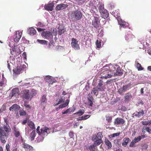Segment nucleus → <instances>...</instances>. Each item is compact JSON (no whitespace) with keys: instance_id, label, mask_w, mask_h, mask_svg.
Segmentation results:
<instances>
[{"instance_id":"nucleus-10","label":"nucleus","mask_w":151,"mask_h":151,"mask_svg":"<svg viewBox=\"0 0 151 151\" xmlns=\"http://www.w3.org/2000/svg\"><path fill=\"white\" fill-rule=\"evenodd\" d=\"M22 33L19 31H17L16 33L14 36V41L17 43L18 42L19 40L21 38Z\"/></svg>"},{"instance_id":"nucleus-26","label":"nucleus","mask_w":151,"mask_h":151,"mask_svg":"<svg viewBox=\"0 0 151 151\" xmlns=\"http://www.w3.org/2000/svg\"><path fill=\"white\" fill-rule=\"evenodd\" d=\"M58 29V34L59 35H61L62 34L64 33L66 31V29L64 27L62 26H60Z\"/></svg>"},{"instance_id":"nucleus-23","label":"nucleus","mask_w":151,"mask_h":151,"mask_svg":"<svg viewBox=\"0 0 151 151\" xmlns=\"http://www.w3.org/2000/svg\"><path fill=\"white\" fill-rule=\"evenodd\" d=\"M76 109V108L74 107H73V108H69V109H67L65 111L62 112V114H67V113L73 112Z\"/></svg>"},{"instance_id":"nucleus-15","label":"nucleus","mask_w":151,"mask_h":151,"mask_svg":"<svg viewBox=\"0 0 151 151\" xmlns=\"http://www.w3.org/2000/svg\"><path fill=\"white\" fill-rule=\"evenodd\" d=\"M30 97V91L29 90H25L23 91V95L22 98L27 99H29Z\"/></svg>"},{"instance_id":"nucleus-30","label":"nucleus","mask_w":151,"mask_h":151,"mask_svg":"<svg viewBox=\"0 0 151 151\" xmlns=\"http://www.w3.org/2000/svg\"><path fill=\"white\" fill-rule=\"evenodd\" d=\"M28 34L30 35H35L36 31V30L33 27L30 28L28 29Z\"/></svg>"},{"instance_id":"nucleus-42","label":"nucleus","mask_w":151,"mask_h":151,"mask_svg":"<svg viewBox=\"0 0 151 151\" xmlns=\"http://www.w3.org/2000/svg\"><path fill=\"white\" fill-rule=\"evenodd\" d=\"M7 136L0 135V140L1 143L4 144L6 142V141L5 140V138Z\"/></svg>"},{"instance_id":"nucleus-48","label":"nucleus","mask_w":151,"mask_h":151,"mask_svg":"<svg viewBox=\"0 0 151 151\" xmlns=\"http://www.w3.org/2000/svg\"><path fill=\"white\" fill-rule=\"evenodd\" d=\"M37 41L42 44H45L47 43V42L45 40H37Z\"/></svg>"},{"instance_id":"nucleus-41","label":"nucleus","mask_w":151,"mask_h":151,"mask_svg":"<svg viewBox=\"0 0 151 151\" xmlns=\"http://www.w3.org/2000/svg\"><path fill=\"white\" fill-rule=\"evenodd\" d=\"M36 133L35 130L33 131L30 134V139L31 141L34 140L36 136Z\"/></svg>"},{"instance_id":"nucleus-63","label":"nucleus","mask_w":151,"mask_h":151,"mask_svg":"<svg viewBox=\"0 0 151 151\" xmlns=\"http://www.w3.org/2000/svg\"><path fill=\"white\" fill-rule=\"evenodd\" d=\"M40 126H38L37 129V133H38V134H40Z\"/></svg>"},{"instance_id":"nucleus-64","label":"nucleus","mask_w":151,"mask_h":151,"mask_svg":"<svg viewBox=\"0 0 151 151\" xmlns=\"http://www.w3.org/2000/svg\"><path fill=\"white\" fill-rule=\"evenodd\" d=\"M24 105L26 108H29V109L31 108L30 106L29 105L27 104L26 103H24Z\"/></svg>"},{"instance_id":"nucleus-9","label":"nucleus","mask_w":151,"mask_h":151,"mask_svg":"<svg viewBox=\"0 0 151 151\" xmlns=\"http://www.w3.org/2000/svg\"><path fill=\"white\" fill-rule=\"evenodd\" d=\"M19 89L17 88H13L12 91V92L10 93L9 97L11 98L14 96H16L18 95Z\"/></svg>"},{"instance_id":"nucleus-50","label":"nucleus","mask_w":151,"mask_h":151,"mask_svg":"<svg viewBox=\"0 0 151 151\" xmlns=\"http://www.w3.org/2000/svg\"><path fill=\"white\" fill-rule=\"evenodd\" d=\"M19 50V48L17 47V46L14 45L12 48V50L14 52H18V51Z\"/></svg>"},{"instance_id":"nucleus-39","label":"nucleus","mask_w":151,"mask_h":151,"mask_svg":"<svg viewBox=\"0 0 151 151\" xmlns=\"http://www.w3.org/2000/svg\"><path fill=\"white\" fill-rule=\"evenodd\" d=\"M39 136L37 138V140L38 142H42L44 139L45 136L40 134H38Z\"/></svg>"},{"instance_id":"nucleus-13","label":"nucleus","mask_w":151,"mask_h":151,"mask_svg":"<svg viewBox=\"0 0 151 151\" xmlns=\"http://www.w3.org/2000/svg\"><path fill=\"white\" fill-rule=\"evenodd\" d=\"M42 36L47 39L50 38L52 37L51 32L48 31L43 32L42 33Z\"/></svg>"},{"instance_id":"nucleus-19","label":"nucleus","mask_w":151,"mask_h":151,"mask_svg":"<svg viewBox=\"0 0 151 151\" xmlns=\"http://www.w3.org/2000/svg\"><path fill=\"white\" fill-rule=\"evenodd\" d=\"M20 106L16 104H13L12 106L9 108L10 111H17L20 109Z\"/></svg>"},{"instance_id":"nucleus-31","label":"nucleus","mask_w":151,"mask_h":151,"mask_svg":"<svg viewBox=\"0 0 151 151\" xmlns=\"http://www.w3.org/2000/svg\"><path fill=\"white\" fill-rule=\"evenodd\" d=\"M118 23L121 27L124 28H125L128 27V23L125 22H123L121 20L118 21Z\"/></svg>"},{"instance_id":"nucleus-33","label":"nucleus","mask_w":151,"mask_h":151,"mask_svg":"<svg viewBox=\"0 0 151 151\" xmlns=\"http://www.w3.org/2000/svg\"><path fill=\"white\" fill-rule=\"evenodd\" d=\"M130 141V140L129 138H124L122 143V146L124 147H126L128 143Z\"/></svg>"},{"instance_id":"nucleus-44","label":"nucleus","mask_w":151,"mask_h":151,"mask_svg":"<svg viewBox=\"0 0 151 151\" xmlns=\"http://www.w3.org/2000/svg\"><path fill=\"white\" fill-rule=\"evenodd\" d=\"M67 106V105L65 104V103H64L63 104L60 105L58 107L56 108V110L57 111H58L60 109L65 107Z\"/></svg>"},{"instance_id":"nucleus-5","label":"nucleus","mask_w":151,"mask_h":151,"mask_svg":"<svg viewBox=\"0 0 151 151\" xmlns=\"http://www.w3.org/2000/svg\"><path fill=\"white\" fill-rule=\"evenodd\" d=\"M11 130L9 125H4L3 127H0V135L8 136L9 132Z\"/></svg>"},{"instance_id":"nucleus-45","label":"nucleus","mask_w":151,"mask_h":151,"mask_svg":"<svg viewBox=\"0 0 151 151\" xmlns=\"http://www.w3.org/2000/svg\"><path fill=\"white\" fill-rule=\"evenodd\" d=\"M142 124L144 125H147L151 124V120L142 121L141 122Z\"/></svg>"},{"instance_id":"nucleus-24","label":"nucleus","mask_w":151,"mask_h":151,"mask_svg":"<svg viewBox=\"0 0 151 151\" xmlns=\"http://www.w3.org/2000/svg\"><path fill=\"white\" fill-rule=\"evenodd\" d=\"M95 2L96 1L94 0H91V1H89L88 6L89 7V8L91 9H96L95 4Z\"/></svg>"},{"instance_id":"nucleus-58","label":"nucleus","mask_w":151,"mask_h":151,"mask_svg":"<svg viewBox=\"0 0 151 151\" xmlns=\"http://www.w3.org/2000/svg\"><path fill=\"white\" fill-rule=\"evenodd\" d=\"M148 145L147 144H144L142 146V149H146L148 147Z\"/></svg>"},{"instance_id":"nucleus-60","label":"nucleus","mask_w":151,"mask_h":151,"mask_svg":"<svg viewBox=\"0 0 151 151\" xmlns=\"http://www.w3.org/2000/svg\"><path fill=\"white\" fill-rule=\"evenodd\" d=\"M69 135L70 138H72L73 136V133L72 132H70L69 133Z\"/></svg>"},{"instance_id":"nucleus-14","label":"nucleus","mask_w":151,"mask_h":151,"mask_svg":"<svg viewBox=\"0 0 151 151\" xmlns=\"http://www.w3.org/2000/svg\"><path fill=\"white\" fill-rule=\"evenodd\" d=\"M99 12L102 18L106 19L109 16V13L107 10H99Z\"/></svg>"},{"instance_id":"nucleus-4","label":"nucleus","mask_w":151,"mask_h":151,"mask_svg":"<svg viewBox=\"0 0 151 151\" xmlns=\"http://www.w3.org/2000/svg\"><path fill=\"white\" fill-rule=\"evenodd\" d=\"M71 17L72 20L73 22H75L81 19L82 17V14L81 12L77 10L73 12Z\"/></svg>"},{"instance_id":"nucleus-16","label":"nucleus","mask_w":151,"mask_h":151,"mask_svg":"<svg viewBox=\"0 0 151 151\" xmlns=\"http://www.w3.org/2000/svg\"><path fill=\"white\" fill-rule=\"evenodd\" d=\"M87 99L88 101V104L91 106H92L93 105V99L92 96L89 93L88 95Z\"/></svg>"},{"instance_id":"nucleus-54","label":"nucleus","mask_w":151,"mask_h":151,"mask_svg":"<svg viewBox=\"0 0 151 151\" xmlns=\"http://www.w3.org/2000/svg\"><path fill=\"white\" fill-rule=\"evenodd\" d=\"M92 91L93 92L94 95H95L96 96L98 95V91L97 89H96L95 88H93Z\"/></svg>"},{"instance_id":"nucleus-12","label":"nucleus","mask_w":151,"mask_h":151,"mask_svg":"<svg viewBox=\"0 0 151 151\" xmlns=\"http://www.w3.org/2000/svg\"><path fill=\"white\" fill-rule=\"evenodd\" d=\"M49 129V128L48 127L45 126L43 127H42L40 129L41 131L40 134L43 135L44 136H47L49 133L48 132L47 130Z\"/></svg>"},{"instance_id":"nucleus-34","label":"nucleus","mask_w":151,"mask_h":151,"mask_svg":"<svg viewBox=\"0 0 151 151\" xmlns=\"http://www.w3.org/2000/svg\"><path fill=\"white\" fill-rule=\"evenodd\" d=\"M106 120L108 123H111L112 122V116L109 114H106L105 116Z\"/></svg>"},{"instance_id":"nucleus-57","label":"nucleus","mask_w":151,"mask_h":151,"mask_svg":"<svg viewBox=\"0 0 151 151\" xmlns=\"http://www.w3.org/2000/svg\"><path fill=\"white\" fill-rule=\"evenodd\" d=\"M91 116V115H85L82 116L83 120H86L88 119Z\"/></svg>"},{"instance_id":"nucleus-43","label":"nucleus","mask_w":151,"mask_h":151,"mask_svg":"<svg viewBox=\"0 0 151 151\" xmlns=\"http://www.w3.org/2000/svg\"><path fill=\"white\" fill-rule=\"evenodd\" d=\"M145 130H146L147 132H150L151 131V129L150 127H144L142 128V132H145Z\"/></svg>"},{"instance_id":"nucleus-7","label":"nucleus","mask_w":151,"mask_h":151,"mask_svg":"<svg viewBox=\"0 0 151 151\" xmlns=\"http://www.w3.org/2000/svg\"><path fill=\"white\" fill-rule=\"evenodd\" d=\"M71 45L72 47L75 50L80 49V47L78 44V41L77 40L73 38L71 39Z\"/></svg>"},{"instance_id":"nucleus-51","label":"nucleus","mask_w":151,"mask_h":151,"mask_svg":"<svg viewBox=\"0 0 151 151\" xmlns=\"http://www.w3.org/2000/svg\"><path fill=\"white\" fill-rule=\"evenodd\" d=\"M19 114L20 116H25L26 114V112L23 110H20L19 111Z\"/></svg>"},{"instance_id":"nucleus-11","label":"nucleus","mask_w":151,"mask_h":151,"mask_svg":"<svg viewBox=\"0 0 151 151\" xmlns=\"http://www.w3.org/2000/svg\"><path fill=\"white\" fill-rule=\"evenodd\" d=\"M125 122L124 120L120 117L116 118L114 121V123L115 125L123 124Z\"/></svg>"},{"instance_id":"nucleus-27","label":"nucleus","mask_w":151,"mask_h":151,"mask_svg":"<svg viewBox=\"0 0 151 151\" xmlns=\"http://www.w3.org/2000/svg\"><path fill=\"white\" fill-rule=\"evenodd\" d=\"M22 147L26 151L31 150L33 148L31 146L26 143H24L23 144Z\"/></svg>"},{"instance_id":"nucleus-6","label":"nucleus","mask_w":151,"mask_h":151,"mask_svg":"<svg viewBox=\"0 0 151 151\" xmlns=\"http://www.w3.org/2000/svg\"><path fill=\"white\" fill-rule=\"evenodd\" d=\"M25 66L24 65H18L13 70V73L19 74L22 73L25 68Z\"/></svg>"},{"instance_id":"nucleus-46","label":"nucleus","mask_w":151,"mask_h":151,"mask_svg":"<svg viewBox=\"0 0 151 151\" xmlns=\"http://www.w3.org/2000/svg\"><path fill=\"white\" fill-rule=\"evenodd\" d=\"M100 40H99L98 39L96 41V45L97 47L99 48L101 47V41Z\"/></svg>"},{"instance_id":"nucleus-36","label":"nucleus","mask_w":151,"mask_h":151,"mask_svg":"<svg viewBox=\"0 0 151 151\" xmlns=\"http://www.w3.org/2000/svg\"><path fill=\"white\" fill-rule=\"evenodd\" d=\"M105 142L107 147L108 149L111 148L112 147V145L111 142L107 139H105Z\"/></svg>"},{"instance_id":"nucleus-29","label":"nucleus","mask_w":151,"mask_h":151,"mask_svg":"<svg viewBox=\"0 0 151 151\" xmlns=\"http://www.w3.org/2000/svg\"><path fill=\"white\" fill-rule=\"evenodd\" d=\"M134 37V36L132 34H127L125 36V38L126 40L129 41L132 40Z\"/></svg>"},{"instance_id":"nucleus-40","label":"nucleus","mask_w":151,"mask_h":151,"mask_svg":"<svg viewBox=\"0 0 151 151\" xmlns=\"http://www.w3.org/2000/svg\"><path fill=\"white\" fill-rule=\"evenodd\" d=\"M84 112L85 111L83 109H81L78 112L73 114H77L78 116H80L83 114Z\"/></svg>"},{"instance_id":"nucleus-38","label":"nucleus","mask_w":151,"mask_h":151,"mask_svg":"<svg viewBox=\"0 0 151 151\" xmlns=\"http://www.w3.org/2000/svg\"><path fill=\"white\" fill-rule=\"evenodd\" d=\"M99 83H98V85L97 86L98 89L100 91H102L103 89L102 88L100 87H101L103 85V81L101 80L100 79L99 81Z\"/></svg>"},{"instance_id":"nucleus-17","label":"nucleus","mask_w":151,"mask_h":151,"mask_svg":"<svg viewBox=\"0 0 151 151\" xmlns=\"http://www.w3.org/2000/svg\"><path fill=\"white\" fill-rule=\"evenodd\" d=\"M45 80L50 84H52L55 82L54 81L53 78L49 76H46L44 78Z\"/></svg>"},{"instance_id":"nucleus-61","label":"nucleus","mask_w":151,"mask_h":151,"mask_svg":"<svg viewBox=\"0 0 151 151\" xmlns=\"http://www.w3.org/2000/svg\"><path fill=\"white\" fill-rule=\"evenodd\" d=\"M53 34L55 36H56L57 35V30L56 29H53Z\"/></svg>"},{"instance_id":"nucleus-35","label":"nucleus","mask_w":151,"mask_h":151,"mask_svg":"<svg viewBox=\"0 0 151 151\" xmlns=\"http://www.w3.org/2000/svg\"><path fill=\"white\" fill-rule=\"evenodd\" d=\"M28 125L32 129H35V128L33 122L29 121L27 122Z\"/></svg>"},{"instance_id":"nucleus-8","label":"nucleus","mask_w":151,"mask_h":151,"mask_svg":"<svg viewBox=\"0 0 151 151\" xmlns=\"http://www.w3.org/2000/svg\"><path fill=\"white\" fill-rule=\"evenodd\" d=\"M100 22L99 19V17H94V19L92 22V25L95 28H97L99 27Z\"/></svg>"},{"instance_id":"nucleus-1","label":"nucleus","mask_w":151,"mask_h":151,"mask_svg":"<svg viewBox=\"0 0 151 151\" xmlns=\"http://www.w3.org/2000/svg\"><path fill=\"white\" fill-rule=\"evenodd\" d=\"M101 71L100 75L101 78L107 79L111 78L113 76V74L111 70L110 64L109 65H107L104 66Z\"/></svg>"},{"instance_id":"nucleus-52","label":"nucleus","mask_w":151,"mask_h":151,"mask_svg":"<svg viewBox=\"0 0 151 151\" xmlns=\"http://www.w3.org/2000/svg\"><path fill=\"white\" fill-rule=\"evenodd\" d=\"M136 143L133 140L129 144V147H133L135 146V145Z\"/></svg>"},{"instance_id":"nucleus-22","label":"nucleus","mask_w":151,"mask_h":151,"mask_svg":"<svg viewBox=\"0 0 151 151\" xmlns=\"http://www.w3.org/2000/svg\"><path fill=\"white\" fill-rule=\"evenodd\" d=\"M67 4H61L58 5L55 8V9L61 10L65 9L68 6Z\"/></svg>"},{"instance_id":"nucleus-47","label":"nucleus","mask_w":151,"mask_h":151,"mask_svg":"<svg viewBox=\"0 0 151 151\" xmlns=\"http://www.w3.org/2000/svg\"><path fill=\"white\" fill-rule=\"evenodd\" d=\"M136 67L138 69V70H141L143 69V68L142 67L141 64L139 63H137L136 64Z\"/></svg>"},{"instance_id":"nucleus-37","label":"nucleus","mask_w":151,"mask_h":151,"mask_svg":"<svg viewBox=\"0 0 151 151\" xmlns=\"http://www.w3.org/2000/svg\"><path fill=\"white\" fill-rule=\"evenodd\" d=\"M47 99L46 96L43 95L42 96L41 99V104L43 105L46 103Z\"/></svg>"},{"instance_id":"nucleus-25","label":"nucleus","mask_w":151,"mask_h":151,"mask_svg":"<svg viewBox=\"0 0 151 151\" xmlns=\"http://www.w3.org/2000/svg\"><path fill=\"white\" fill-rule=\"evenodd\" d=\"M137 114H135L134 116L137 117H140L143 116L145 114V111L142 109H140L139 111L137 112Z\"/></svg>"},{"instance_id":"nucleus-49","label":"nucleus","mask_w":151,"mask_h":151,"mask_svg":"<svg viewBox=\"0 0 151 151\" xmlns=\"http://www.w3.org/2000/svg\"><path fill=\"white\" fill-rule=\"evenodd\" d=\"M99 9H104V4L101 3H99L98 5Z\"/></svg>"},{"instance_id":"nucleus-53","label":"nucleus","mask_w":151,"mask_h":151,"mask_svg":"<svg viewBox=\"0 0 151 151\" xmlns=\"http://www.w3.org/2000/svg\"><path fill=\"white\" fill-rule=\"evenodd\" d=\"M87 0H77V3L78 4H82L84 2H86Z\"/></svg>"},{"instance_id":"nucleus-28","label":"nucleus","mask_w":151,"mask_h":151,"mask_svg":"<svg viewBox=\"0 0 151 151\" xmlns=\"http://www.w3.org/2000/svg\"><path fill=\"white\" fill-rule=\"evenodd\" d=\"M97 147L92 144L88 146V151H97Z\"/></svg>"},{"instance_id":"nucleus-32","label":"nucleus","mask_w":151,"mask_h":151,"mask_svg":"<svg viewBox=\"0 0 151 151\" xmlns=\"http://www.w3.org/2000/svg\"><path fill=\"white\" fill-rule=\"evenodd\" d=\"M132 98V96L130 93H128L126 94L124 97V101H129Z\"/></svg>"},{"instance_id":"nucleus-2","label":"nucleus","mask_w":151,"mask_h":151,"mask_svg":"<svg viewBox=\"0 0 151 151\" xmlns=\"http://www.w3.org/2000/svg\"><path fill=\"white\" fill-rule=\"evenodd\" d=\"M102 137V133L100 132H98L96 135H93L91 138V140L94 142L93 144L96 147L99 145L103 142Z\"/></svg>"},{"instance_id":"nucleus-20","label":"nucleus","mask_w":151,"mask_h":151,"mask_svg":"<svg viewBox=\"0 0 151 151\" xmlns=\"http://www.w3.org/2000/svg\"><path fill=\"white\" fill-rule=\"evenodd\" d=\"M128 88V86L127 85H124L119 89L118 92L120 94H122L127 90Z\"/></svg>"},{"instance_id":"nucleus-55","label":"nucleus","mask_w":151,"mask_h":151,"mask_svg":"<svg viewBox=\"0 0 151 151\" xmlns=\"http://www.w3.org/2000/svg\"><path fill=\"white\" fill-rule=\"evenodd\" d=\"M136 143L141 140V138L139 136L135 137L133 140Z\"/></svg>"},{"instance_id":"nucleus-21","label":"nucleus","mask_w":151,"mask_h":151,"mask_svg":"<svg viewBox=\"0 0 151 151\" xmlns=\"http://www.w3.org/2000/svg\"><path fill=\"white\" fill-rule=\"evenodd\" d=\"M54 4L53 2L45 4L44 6L45 9H53Z\"/></svg>"},{"instance_id":"nucleus-3","label":"nucleus","mask_w":151,"mask_h":151,"mask_svg":"<svg viewBox=\"0 0 151 151\" xmlns=\"http://www.w3.org/2000/svg\"><path fill=\"white\" fill-rule=\"evenodd\" d=\"M111 70L113 76H120L122 74V72L120 67L118 65H112L110 64Z\"/></svg>"},{"instance_id":"nucleus-56","label":"nucleus","mask_w":151,"mask_h":151,"mask_svg":"<svg viewBox=\"0 0 151 151\" xmlns=\"http://www.w3.org/2000/svg\"><path fill=\"white\" fill-rule=\"evenodd\" d=\"M120 134L119 133H115L110 134V137L111 138H113L115 137H117L119 136Z\"/></svg>"},{"instance_id":"nucleus-18","label":"nucleus","mask_w":151,"mask_h":151,"mask_svg":"<svg viewBox=\"0 0 151 151\" xmlns=\"http://www.w3.org/2000/svg\"><path fill=\"white\" fill-rule=\"evenodd\" d=\"M12 129L14 131V133L15 136L16 137H18L20 135V133L18 129L16 127L14 126L13 127Z\"/></svg>"},{"instance_id":"nucleus-62","label":"nucleus","mask_w":151,"mask_h":151,"mask_svg":"<svg viewBox=\"0 0 151 151\" xmlns=\"http://www.w3.org/2000/svg\"><path fill=\"white\" fill-rule=\"evenodd\" d=\"M121 109L122 111H125L127 110V108L125 106H122L121 107Z\"/></svg>"},{"instance_id":"nucleus-59","label":"nucleus","mask_w":151,"mask_h":151,"mask_svg":"<svg viewBox=\"0 0 151 151\" xmlns=\"http://www.w3.org/2000/svg\"><path fill=\"white\" fill-rule=\"evenodd\" d=\"M10 145L9 144H7L6 145V151H10Z\"/></svg>"}]
</instances>
